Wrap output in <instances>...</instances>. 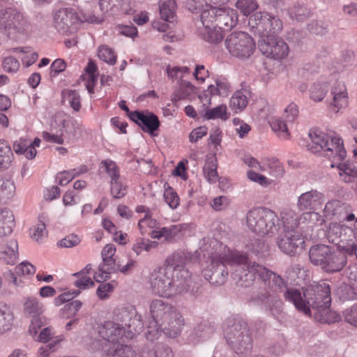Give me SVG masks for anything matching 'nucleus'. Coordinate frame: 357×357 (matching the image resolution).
<instances>
[{
  "instance_id": "1",
  "label": "nucleus",
  "mask_w": 357,
  "mask_h": 357,
  "mask_svg": "<svg viewBox=\"0 0 357 357\" xmlns=\"http://www.w3.org/2000/svg\"><path fill=\"white\" fill-rule=\"evenodd\" d=\"M309 136L311 141L307 146L309 151L331 160V167L337 165L339 175L346 183L352 182L357 178V167L354 164L341 162L346 158L347 152L342 139L337 134L316 130L310 132Z\"/></svg>"
},
{
  "instance_id": "2",
  "label": "nucleus",
  "mask_w": 357,
  "mask_h": 357,
  "mask_svg": "<svg viewBox=\"0 0 357 357\" xmlns=\"http://www.w3.org/2000/svg\"><path fill=\"white\" fill-rule=\"evenodd\" d=\"M248 272L246 276L250 275V281L244 286L250 285L253 280L258 277L268 288L266 293L261 296V300L266 303V310L275 317L280 315L283 312L284 305L278 294L286 287L284 280L278 274L257 263L249 265ZM241 285L243 286V284Z\"/></svg>"
},
{
  "instance_id": "3",
  "label": "nucleus",
  "mask_w": 357,
  "mask_h": 357,
  "mask_svg": "<svg viewBox=\"0 0 357 357\" xmlns=\"http://www.w3.org/2000/svg\"><path fill=\"white\" fill-rule=\"evenodd\" d=\"M284 296L298 310L307 315L310 314V307L317 311L322 307H330L331 303V288L324 282L311 285L303 292L297 289L287 288Z\"/></svg>"
},
{
  "instance_id": "4",
  "label": "nucleus",
  "mask_w": 357,
  "mask_h": 357,
  "mask_svg": "<svg viewBox=\"0 0 357 357\" xmlns=\"http://www.w3.org/2000/svg\"><path fill=\"white\" fill-rule=\"evenodd\" d=\"M182 274L181 278H179L164 267L154 270L150 275V284L153 292L165 297L188 292L194 294V282L191 274L185 271H183Z\"/></svg>"
},
{
  "instance_id": "5",
  "label": "nucleus",
  "mask_w": 357,
  "mask_h": 357,
  "mask_svg": "<svg viewBox=\"0 0 357 357\" xmlns=\"http://www.w3.org/2000/svg\"><path fill=\"white\" fill-rule=\"evenodd\" d=\"M152 320L148 326L149 333L155 336L159 330L169 335H177L183 325L180 313L169 303L161 299H155L150 303Z\"/></svg>"
},
{
  "instance_id": "6",
  "label": "nucleus",
  "mask_w": 357,
  "mask_h": 357,
  "mask_svg": "<svg viewBox=\"0 0 357 357\" xmlns=\"http://www.w3.org/2000/svg\"><path fill=\"white\" fill-rule=\"evenodd\" d=\"M211 268L204 271V276L211 284L214 285H222L225 284L228 275L226 266H246L248 264V258L246 255L237 251L231 250L227 245H220L218 252L211 255Z\"/></svg>"
},
{
  "instance_id": "7",
  "label": "nucleus",
  "mask_w": 357,
  "mask_h": 357,
  "mask_svg": "<svg viewBox=\"0 0 357 357\" xmlns=\"http://www.w3.org/2000/svg\"><path fill=\"white\" fill-rule=\"evenodd\" d=\"M246 224L249 229L262 237H273L281 231L280 218L267 208H255L248 211Z\"/></svg>"
},
{
  "instance_id": "8",
  "label": "nucleus",
  "mask_w": 357,
  "mask_h": 357,
  "mask_svg": "<svg viewBox=\"0 0 357 357\" xmlns=\"http://www.w3.org/2000/svg\"><path fill=\"white\" fill-rule=\"evenodd\" d=\"M0 29L8 38H24L32 31V26L27 17L14 7H6L0 10Z\"/></svg>"
},
{
  "instance_id": "9",
  "label": "nucleus",
  "mask_w": 357,
  "mask_h": 357,
  "mask_svg": "<svg viewBox=\"0 0 357 357\" xmlns=\"http://www.w3.org/2000/svg\"><path fill=\"white\" fill-rule=\"evenodd\" d=\"M224 335L227 344L238 354L250 352L252 339L247 323L241 319H228L224 327Z\"/></svg>"
},
{
  "instance_id": "10",
  "label": "nucleus",
  "mask_w": 357,
  "mask_h": 357,
  "mask_svg": "<svg viewBox=\"0 0 357 357\" xmlns=\"http://www.w3.org/2000/svg\"><path fill=\"white\" fill-rule=\"evenodd\" d=\"M248 26L261 40L277 37L283 29V23L278 16L261 11L256 12L249 17Z\"/></svg>"
},
{
  "instance_id": "11",
  "label": "nucleus",
  "mask_w": 357,
  "mask_h": 357,
  "mask_svg": "<svg viewBox=\"0 0 357 357\" xmlns=\"http://www.w3.org/2000/svg\"><path fill=\"white\" fill-rule=\"evenodd\" d=\"M222 3L206 4L197 9H202V18L206 24L213 22L219 29L227 31L234 28L238 22L236 10L229 7L220 8Z\"/></svg>"
},
{
  "instance_id": "12",
  "label": "nucleus",
  "mask_w": 357,
  "mask_h": 357,
  "mask_svg": "<svg viewBox=\"0 0 357 357\" xmlns=\"http://www.w3.org/2000/svg\"><path fill=\"white\" fill-rule=\"evenodd\" d=\"M309 257L313 264L321 266L327 272L340 271L347 263L344 254L332 252L331 248L325 245L311 247Z\"/></svg>"
},
{
  "instance_id": "13",
  "label": "nucleus",
  "mask_w": 357,
  "mask_h": 357,
  "mask_svg": "<svg viewBox=\"0 0 357 357\" xmlns=\"http://www.w3.org/2000/svg\"><path fill=\"white\" fill-rule=\"evenodd\" d=\"M326 237L329 242L337 245L344 255L353 256L354 245L356 242V232L345 225L332 222L326 229Z\"/></svg>"
},
{
  "instance_id": "14",
  "label": "nucleus",
  "mask_w": 357,
  "mask_h": 357,
  "mask_svg": "<svg viewBox=\"0 0 357 357\" xmlns=\"http://www.w3.org/2000/svg\"><path fill=\"white\" fill-rule=\"evenodd\" d=\"M225 45L229 52L235 57L245 59L254 52L255 43L253 38L245 32H234L227 36Z\"/></svg>"
},
{
  "instance_id": "15",
  "label": "nucleus",
  "mask_w": 357,
  "mask_h": 357,
  "mask_svg": "<svg viewBox=\"0 0 357 357\" xmlns=\"http://www.w3.org/2000/svg\"><path fill=\"white\" fill-rule=\"evenodd\" d=\"M114 314L116 320L121 322V326L124 325L128 327L132 336L142 331L143 328L142 317L137 314L134 306L128 305L119 307L115 309Z\"/></svg>"
},
{
  "instance_id": "16",
  "label": "nucleus",
  "mask_w": 357,
  "mask_h": 357,
  "mask_svg": "<svg viewBox=\"0 0 357 357\" xmlns=\"http://www.w3.org/2000/svg\"><path fill=\"white\" fill-rule=\"evenodd\" d=\"M276 240L277 245L284 253L294 256L304 249L305 241L299 231H279Z\"/></svg>"
},
{
  "instance_id": "17",
  "label": "nucleus",
  "mask_w": 357,
  "mask_h": 357,
  "mask_svg": "<svg viewBox=\"0 0 357 357\" xmlns=\"http://www.w3.org/2000/svg\"><path fill=\"white\" fill-rule=\"evenodd\" d=\"M116 248L113 244L106 245L102 252V262L98 266V271L93 273V279L97 282H102L110 278L115 271V259L113 258Z\"/></svg>"
},
{
  "instance_id": "18",
  "label": "nucleus",
  "mask_w": 357,
  "mask_h": 357,
  "mask_svg": "<svg viewBox=\"0 0 357 357\" xmlns=\"http://www.w3.org/2000/svg\"><path fill=\"white\" fill-rule=\"evenodd\" d=\"M259 47L263 54L273 59H282L289 54L287 44L278 37L260 40Z\"/></svg>"
},
{
  "instance_id": "19",
  "label": "nucleus",
  "mask_w": 357,
  "mask_h": 357,
  "mask_svg": "<svg viewBox=\"0 0 357 357\" xmlns=\"http://www.w3.org/2000/svg\"><path fill=\"white\" fill-rule=\"evenodd\" d=\"M298 108L296 104L291 102L284 109L283 116L285 121L282 119H277L271 123L272 129L278 132V135L282 139H287L289 137L287 123H293L298 116Z\"/></svg>"
},
{
  "instance_id": "20",
  "label": "nucleus",
  "mask_w": 357,
  "mask_h": 357,
  "mask_svg": "<svg viewBox=\"0 0 357 357\" xmlns=\"http://www.w3.org/2000/svg\"><path fill=\"white\" fill-rule=\"evenodd\" d=\"M349 206L339 200H331L328 202L324 209V215L329 220H347L348 222L354 220L355 215L349 213Z\"/></svg>"
},
{
  "instance_id": "21",
  "label": "nucleus",
  "mask_w": 357,
  "mask_h": 357,
  "mask_svg": "<svg viewBox=\"0 0 357 357\" xmlns=\"http://www.w3.org/2000/svg\"><path fill=\"white\" fill-rule=\"evenodd\" d=\"M54 21L58 31L68 33L75 29L74 25L78 22V17L72 10L64 8L55 13Z\"/></svg>"
},
{
  "instance_id": "22",
  "label": "nucleus",
  "mask_w": 357,
  "mask_h": 357,
  "mask_svg": "<svg viewBox=\"0 0 357 357\" xmlns=\"http://www.w3.org/2000/svg\"><path fill=\"white\" fill-rule=\"evenodd\" d=\"M134 6L133 0H100L99 7L104 14L116 15L132 13Z\"/></svg>"
},
{
  "instance_id": "23",
  "label": "nucleus",
  "mask_w": 357,
  "mask_h": 357,
  "mask_svg": "<svg viewBox=\"0 0 357 357\" xmlns=\"http://www.w3.org/2000/svg\"><path fill=\"white\" fill-rule=\"evenodd\" d=\"M325 201L324 195L316 190L302 193L298 198L297 208L299 211H315L319 208Z\"/></svg>"
},
{
  "instance_id": "24",
  "label": "nucleus",
  "mask_w": 357,
  "mask_h": 357,
  "mask_svg": "<svg viewBox=\"0 0 357 357\" xmlns=\"http://www.w3.org/2000/svg\"><path fill=\"white\" fill-rule=\"evenodd\" d=\"M129 117L140 126L143 131L151 135H153V132L157 130L160 126L158 116L153 113L135 111L130 114Z\"/></svg>"
},
{
  "instance_id": "25",
  "label": "nucleus",
  "mask_w": 357,
  "mask_h": 357,
  "mask_svg": "<svg viewBox=\"0 0 357 357\" xmlns=\"http://www.w3.org/2000/svg\"><path fill=\"white\" fill-rule=\"evenodd\" d=\"M99 334L104 340L111 342V345H113L123 340L125 328L121 326L119 324L108 321L101 325Z\"/></svg>"
},
{
  "instance_id": "26",
  "label": "nucleus",
  "mask_w": 357,
  "mask_h": 357,
  "mask_svg": "<svg viewBox=\"0 0 357 357\" xmlns=\"http://www.w3.org/2000/svg\"><path fill=\"white\" fill-rule=\"evenodd\" d=\"M189 260V254L183 250H178L170 255L166 260V269L170 270L179 278H181L183 271H186L188 274H191L188 269L185 268V264Z\"/></svg>"
},
{
  "instance_id": "27",
  "label": "nucleus",
  "mask_w": 357,
  "mask_h": 357,
  "mask_svg": "<svg viewBox=\"0 0 357 357\" xmlns=\"http://www.w3.org/2000/svg\"><path fill=\"white\" fill-rule=\"evenodd\" d=\"M333 102L330 105V109L335 113L339 112L341 109L348 105V96L345 85L342 82H337L332 89Z\"/></svg>"
},
{
  "instance_id": "28",
  "label": "nucleus",
  "mask_w": 357,
  "mask_h": 357,
  "mask_svg": "<svg viewBox=\"0 0 357 357\" xmlns=\"http://www.w3.org/2000/svg\"><path fill=\"white\" fill-rule=\"evenodd\" d=\"M200 20L202 27L199 28V34L201 37L206 42L212 44H218L221 42L224 38L222 32L219 29L213 22L206 24L200 15Z\"/></svg>"
},
{
  "instance_id": "29",
  "label": "nucleus",
  "mask_w": 357,
  "mask_h": 357,
  "mask_svg": "<svg viewBox=\"0 0 357 357\" xmlns=\"http://www.w3.org/2000/svg\"><path fill=\"white\" fill-rule=\"evenodd\" d=\"M280 224L282 225V232L298 231V215L295 211L291 208H283L280 214Z\"/></svg>"
},
{
  "instance_id": "30",
  "label": "nucleus",
  "mask_w": 357,
  "mask_h": 357,
  "mask_svg": "<svg viewBox=\"0 0 357 357\" xmlns=\"http://www.w3.org/2000/svg\"><path fill=\"white\" fill-rule=\"evenodd\" d=\"M36 271L35 267L29 262H22L15 267V273L8 271L6 273V280L15 287L20 286L22 284L21 278H18L17 275H31Z\"/></svg>"
},
{
  "instance_id": "31",
  "label": "nucleus",
  "mask_w": 357,
  "mask_h": 357,
  "mask_svg": "<svg viewBox=\"0 0 357 357\" xmlns=\"http://www.w3.org/2000/svg\"><path fill=\"white\" fill-rule=\"evenodd\" d=\"M18 258V243L16 240L11 239L3 246L0 259L8 265H14Z\"/></svg>"
},
{
  "instance_id": "32",
  "label": "nucleus",
  "mask_w": 357,
  "mask_h": 357,
  "mask_svg": "<svg viewBox=\"0 0 357 357\" xmlns=\"http://www.w3.org/2000/svg\"><path fill=\"white\" fill-rule=\"evenodd\" d=\"M249 92L245 90H238L234 92L229 100V107L236 114L243 111L248 103Z\"/></svg>"
},
{
  "instance_id": "33",
  "label": "nucleus",
  "mask_w": 357,
  "mask_h": 357,
  "mask_svg": "<svg viewBox=\"0 0 357 357\" xmlns=\"http://www.w3.org/2000/svg\"><path fill=\"white\" fill-rule=\"evenodd\" d=\"M214 326L206 321L197 324L191 331V341L197 342L210 337L214 333Z\"/></svg>"
},
{
  "instance_id": "34",
  "label": "nucleus",
  "mask_w": 357,
  "mask_h": 357,
  "mask_svg": "<svg viewBox=\"0 0 357 357\" xmlns=\"http://www.w3.org/2000/svg\"><path fill=\"white\" fill-rule=\"evenodd\" d=\"M15 226L14 215L8 209H0V236L12 233Z\"/></svg>"
},
{
  "instance_id": "35",
  "label": "nucleus",
  "mask_w": 357,
  "mask_h": 357,
  "mask_svg": "<svg viewBox=\"0 0 357 357\" xmlns=\"http://www.w3.org/2000/svg\"><path fill=\"white\" fill-rule=\"evenodd\" d=\"M217 158L214 155L206 156L205 165L203 168L204 178L210 183H215L218 178L217 172Z\"/></svg>"
},
{
  "instance_id": "36",
  "label": "nucleus",
  "mask_w": 357,
  "mask_h": 357,
  "mask_svg": "<svg viewBox=\"0 0 357 357\" xmlns=\"http://www.w3.org/2000/svg\"><path fill=\"white\" fill-rule=\"evenodd\" d=\"M14 314L9 307H0V335L10 331L13 326Z\"/></svg>"
},
{
  "instance_id": "37",
  "label": "nucleus",
  "mask_w": 357,
  "mask_h": 357,
  "mask_svg": "<svg viewBox=\"0 0 357 357\" xmlns=\"http://www.w3.org/2000/svg\"><path fill=\"white\" fill-rule=\"evenodd\" d=\"M44 311V305L37 298L28 297L24 303V312L26 316L31 317L39 316Z\"/></svg>"
},
{
  "instance_id": "38",
  "label": "nucleus",
  "mask_w": 357,
  "mask_h": 357,
  "mask_svg": "<svg viewBox=\"0 0 357 357\" xmlns=\"http://www.w3.org/2000/svg\"><path fill=\"white\" fill-rule=\"evenodd\" d=\"M175 0H160V14L161 18L165 22L172 23L175 17Z\"/></svg>"
},
{
  "instance_id": "39",
  "label": "nucleus",
  "mask_w": 357,
  "mask_h": 357,
  "mask_svg": "<svg viewBox=\"0 0 357 357\" xmlns=\"http://www.w3.org/2000/svg\"><path fill=\"white\" fill-rule=\"evenodd\" d=\"M317 320L322 323H333L341 320V316L335 311H332L329 307H322L314 313Z\"/></svg>"
},
{
  "instance_id": "40",
  "label": "nucleus",
  "mask_w": 357,
  "mask_h": 357,
  "mask_svg": "<svg viewBox=\"0 0 357 357\" xmlns=\"http://www.w3.org/2000/svg\"><path fill=\"white\" fill-rule=\"evenodd\" d=\"M13 154L6 142L0 140V170L8 169L12 162Z\"/></svg>"
},
{
  "instance_id": "41",
  "label": "nucleus",
  "mask_w": 357,
  "mask_h": 357,
  "mask_svg": "<svg viewBox=\"0 0 357 357\" xmlns=\"http://www.w3.org/2000/svg\"><path fill=\"white\" fill-rule=\"evenodd\" d=\"M195 86L188 81L181 80L179 88L172 96V101L176 102L186 98L195 92Z\"/></svg>"
},
{
  "instance_id": "42",
  "label": "nucleus",
  "mask_w": 357,
  "mask_h": 357,
  "mask_svg": "<svg viewBox=\"0 0 357 357\" xmlns=\"http://www.w3.org/2000/svg\"><path fill=\"white\" fill-rule=\"evenodd\" d=\"M229 117L227 107L225 105H220L211 109H207L202 115V118L204 120L220 119L225 121L228 119Z\"/></svg>"
},
{
  "instance_id": "43",
  "label": "nucleus",
  "mask_w": 357,
  "mask_h": 357,
  "mask_svg": "<svg viewBox=\"0 0 357 357\" xmlns=\"http://www.w3.org/2000/svg\"><path fill=\"white\" fill-rule=\"evenodd\" d=\"M15 195V185L10 179L0 178V202L13 198Z\"/></svg>"
},
{
  "instance_id": "44",
  "label": "nucleus",
  "mask_w": 357,
  "mask_h": 357,
  "mask_svg": "<svg viewBox=\"0 0 357 357\" xmlns=\"http://www.w3.org/2000/svg\"><path fill=\"white\" fill-rule=\"evenodd\" d=\"M158 245V243L156 241H153L144 238H138L133 243L132 250L137 254V255H139L143 250L149 252L151 249L156 248Z\"/></svg>"
},
{
  "instance_id": "45",
  "label": "nucleus",
  "mask_w": 357,
  "mask_h": 357,
  "mask_svg": "<svg viewBox=\"0 0 357 357\" xmlns=\"http://www.w3.org/2000/svg\"><path fill=\"white\" fill-rule=\"evenodd\" d=\"M62 98L64 101H68L75 111H79L81 108L80 96L75 90L66 89L62 92Z\"/></svg>"
},
{
  "instance_id": "46",
  "label": "nucleus",
  "mask_w": 357,
  "mask_h": 357,
  "mask_svg": "<svg viewBox=\"0 0 357 357\" xmlns=\"http://www.w3.org/2000/svg\"><path fill=\"white\" fill-rule=\"evenodd\" d=\"M328 91V86L324 83H314L310 90V98L315 102L323 100Z\"/></svg>"
},
{
  "instance_id": "47",
  "label": "nucleus",
  "mask_w": 357,
  "mask_h": 357,
  "mask_svg": "<svg viewBox=\"0 0 357 357\" xmlns=\"http://www.w3.org/2000/svg\"><path fill=\"white\" fill-rule=\"evenodd\" d=\"M235 6L244 15H249L258 8L257 0H236Z\"/></svg>"
},
{
  "instance_id": "48",
  "label": "nucleus",
  "mask_w": 357,
  "mask_h": 357,
  "mask_svg": "<svg viewBox=\"0 0 357 357\" xmlns=\"http://www.w3.org/2000/svg\"><path fill=\"white\" fill-rule=\"evenodd\" d=\"M140 357H174V355L169 347L158 344L152 352L143 351Z\"/></svg>"
},
{
  "instance_id": "49",
  "label": "nucleus",
  "mask_w": 357,
  "mask_h": 357,
  "mask_svg": "<svg viewBox=\"0 0 357 357\" xmlns=\"http://www.w3.org/2000/svg\"><path fill=\"white\" fill-rule=\"evenodd\" d=\"M98 56L100 59L110 65H114L116 63V56L113 50L107 45H101L99 47Z\"/></svg>"
},
{
  "instance_id": "50",
  "label": "nucleus",
  "mask_w": 357,
  "mask_h": 357,
  "mask_svg": "<svg viewBox=\"0 0 357 357\" xmlns=\"http://www.w3.org/2000/svg\"><path fill=\"white\" fill-rule=\"evenodd\" d=\"M289 14L291 18L303 21L310 15V10L305 6L298 5L289 8Z\"/></svg>"
},
{
  "instance_id": "51",
  "label": "nucleus",
  "mask_w": 357,
  "mask_h": 357,
  "mask_svg": "<svg viewBox=\"0 0 357 357\" xmlns=\"http://www.w3.org/2000/svg\"><path fill=\"white\" fill-rule=\"evenodd\" d=\"M47 234L45 225L41 220H39V222L36 226L30 229L31 238L38 242L42 241L47 236Z\"/></svg>"
},
{
  "instance_id": "52",
  "label": "nucleus",
  "mask_w": 357,
  "mask_h": 357,
  "mask_svg": "<svg viewBox=\"0 0 357 357\" xmlns=\"http://www.w3.org/2000/svg\"><path fill=\"white\" fill-rule=\"evenodd\" d=\"M164 198L166 203L173 209L179 205L180 199L177 193L169 186L164 192Z\"/></svg>"
},
{
  "instance_id": "53",
  "label": "nucleus",
  "mask_w": 357,
  "mask_h": 357,
  "mask_svg": "<svg viewBox=\"0 0 357 357\" xmlns=\"http://www.w3.org/2000/svg\"><path fill=\"white\" fill-rule=\"evenodd\" d=\"M111 194L114 198L123 197L127 192L126 185H123L119 179L111 181Z\"/></svg>"
},
{
  "instance_id": "54",
  "label": "nucleus",
  "mask_w": 357,
  "mask_h": 357,
  "mask_svg": "<svg viewBox=\"0 0 357 357\" xmlns=\"http://www.w3.org/2000/svg\"><path fill=\"white\" fill-rule=\"evenodd\" d=\"M20 62L13 56L5 57L2 61V68L8 73H15L20 68Z\"/></svg>"
},
{
  "instance_id": "55",
  "label": "nucleus",
  "mask_w": 357,
  "mask_h": 357,
  "mask_svg": "<svg viewBox=\"0 0 357 357\" xmlns=\"http://www.w3.org/2000/svg\"><path fill=\"white\" fill-rule=\"evenodd\" d=\"M114 289V286L111 282L102 283L96 289V295L100 300L108 298Z\"/></svg>"
},
{
  "instance_id": "56",
  "label": "nucleus",
  "mask_w": 357,
  "mask_h": 357,
  "mask_svg": "<svg viewBox=\"0 0 357 357\" xmlns=\"http://www.w3.org/2000/svg\"><path fill=\"white\" fill-rule=\"evenodd\" d=\"M107 173L111 178V181L119 179V170L116 164L110 160H104L101 162Z\"/></svg>"
},
{
  "instance_id": "57",
  "label": "nucleus",
  "mask_w": 357,
  "mask_h": 357,
  "mask_svg": "<svg viewBox=\"0 0 357 357\" xmlns=\"http://www.w3.org/2000/svg\"><path fill=\"white\" fill-rule=\"evenodd\" d=\"M321 215L314 211H309L304 212L298 215V222L300 223H313L314 224L319 220H321Z\"/></svg>"
},
{
  "instance_id": "58",
  "label": "nucleus",
  "mask_w": 357,
  "mask_h": 357,
  "mask_svg": "<svg viewBox=\"0 0 357 357\" xmlns=\"http://www.w3.org/2000/svg\"><path fill=\"white\" fill-rule=\"evenodd\" d=\"M229 204L230 199L225 196H218L215 197L211 203L212 208L217 211L226 209Z\"/></svg>"
},
{
  "instance_id": "59",
  "label": "nucleus",
  "mask_w": 357,
  "mask_h": 357,
  "mask_svg": "<svg viewBox=\"0 0 357 357\" xmlns=\"http://www.w3.org/2000/svg\"><path fill=\"white\" fill-rule=\"evenodd\" d=\"M156 225V221L151 218V214H145L144 217L138 222V227L142 235L146 232V228H153Z\"/></svg>"
},
{
  "instance_id": "60",
  "label": "nucleus",
  "mask_w": 357,
  "mask_h": 357,
  "mask_svg": "<svg viewBox=\"0 0 357 357\" xmlns=\"http://www.w3.org/2000/svg\"><path fill=\"white\" fill-rule=\"evenodd\" d=\"M80 294L79 290L64 292L54 298V304L59 306L66 302H68Z\"/></svg>"
},
{
  "instance_id": "61",
  "label": "nucleus",
  "mask_w": 357,
  "mask_h": 357,
  "mask_svg": "<svg viewBox=\"0 0 357 357\" xmlns=\"http://www.w3.org/2000/svg\"><path fill=\"white\" fill-rule=\"evenodd\" d=\"M60 340L59 337H54V333L52 332V328L50 327H45L40 332V334L38 336V340L47 343L50 342V343H54V340Z\"/></svg>"
},
{
  "instance_id": "62",
  "label": "nucleus",
  "mask_w": 357,
  "mask_h": 357,
  "mask_svg": "<svg viewBox=\"0 0 357 357\" xmlns=\"http://www.w3.org/2000/svg\"><path fill=\"white\" fill-rule=\"evenodd\" d=\"M268 169L269 174L275 178L282 176L284 172L282 164L277 160L269 162Z\"/></svg>"
},
{
  "instance_id": "63",
  "label": "nucleus",
  "mask_w": 357,
  "mask_h": 357,
  "mask_svg": "<svg viewBox=\"0 0 357 357\" xmlns=\"http://www.w3.org/2000/svg\"><path fill=\"white\" fill-rule=\"evenodd\" d=\"M247 176L250 181L257 183L261 186L266 187L271 184V182L266 176L252 170L248 171Z\"/></svg>"
},
{
  "instance_id": "64",
  "label": "nucleus",
  "mask_w": 357,
  "mask_h": 357,
  "mask_svg": "<svg viewBox=\"0 0 357 357\" xmlns=\"http://www.w3.org/2000/svg\"><path fill=\"white\" fill-rule=\"evenodd\" d=\"M345 321L351 325L357 326V305H354L344 312Z\"/></svg>"
}]
</instances>
